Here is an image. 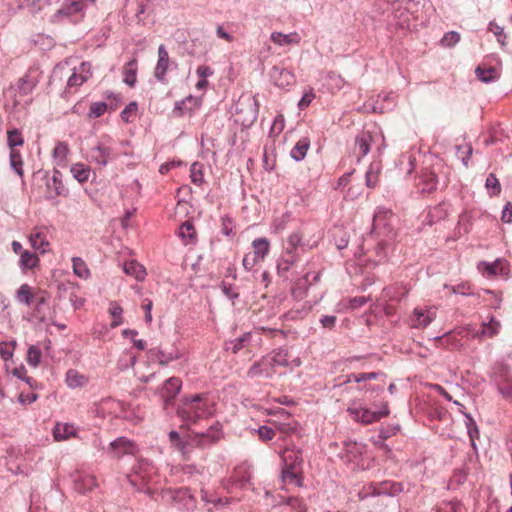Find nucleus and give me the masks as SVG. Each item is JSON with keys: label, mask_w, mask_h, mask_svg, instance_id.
<instances>
[{"label": "nucleus", "mask_w": 512, "mask_h": 512, "mask_svg": "<svg viewBox=\"0 0 512 512\" xmlns=\"http://www.w3.org/2000/svg\"><path fill=\"white\" fill-rule=\"evenodd\" d=\"M177 416L186 424L196 423L213 414V406L204 394L185 397L177 408Z\"/></svg>", "instance_id": "f257e3e1"}, {"label": "nucleus", "mask_w": 512, "mask_h": 512, "mask_svg": "<svg viewBox=\"0 0 512 512\" xmlns=\"http://www.w3.org/2000/svg\"><path fill=\"white\" fill-rule=\"evenodd\" d=\"M311 249V246L303 241V237L298 232L291 233L283 243V250L278 261L279 271H288L295 263L299 261L300 255Z\"/></svg>", "instance_id": "f03ea898"}, {"label": "nucleus", "mask_w": 512, "mask_h": 512, "mask_svg": "<svg viewBox=\"0 0 512 512\" xmlns=\"http://www.w3.org/2000/svg\"><path fill=\"white\" fill-rule=\"evenodd\" d=\"M154 472V467L148 460H140L134 467L132 474L127 475V479L131 486L137 491L147 494L153 498L155 491L147 485L151 481V475Z\"/></svg>", "instance_id": "7ed1b4c3"}, {"label": "nucleus", "mask_w": 512, "mask_h": 512, "mask_svg": "<svg viewBox=\"0 0 512 512\" xmlns=\"http://www.w3.org/2000/svg\"><path fill=\"white\" fill-rule=\"evenodd\" d=\"M392 220L393 214L390 210L383 207L376 210L373 217L372 231L382 241L393 240L396 236Z\"/></svg>", "instance_id": "20e7f679"}, {"label": "nucleus", "mask_w": 512, "mask_h": 512, "mask_svg": "<svg viewBox=\"0 0 512 512\" xmlns=\"http://www.w3.org/2000/svg\"><path fill=\"white\" fill-rule=\"evenodd\" d=\"M160 500L178 509H192L195 505L193 495L188 488L164 489L159 494Z\"/></svg>", "instance_id": "39448f33"}, {"label": "nucleus", "mask_w": 512, "mask_h": 512, "mask_svg": "<svg viewBox=\"0 0 512 512\" xmlns=\"http://www.w3.org/2000/svg\"><path fill=\"white\" fill-rule=\"evenodd\" d=\"M354 420L363 424H371L389 415L390 410L387 403L382 405L378 411H371L368 408H351L347 410Z\"/></svg>", "instance_id": "423d86ee"}, {"label": "nucleus", "mask_w": 512, "mask_h": 512, "mask_svg": "<svg viewBox=\"0 0 512 512\" xmlns=\"http://www.w3.org/2000/svg\"><path fill=\"white\" fill-rule=\"evenodd\" d=\"M490 381L504 399H512V376L505 367L496 369Z\"/></svg>", "instance_id": "0eeeda50"}, {"label": "nucleus", "mask_w": 512, "mask_h": 512, "mask_svg": "<svg viewBox=\"0 0 512 512\" xmlns=\"http://www.w3.org/2000/svg\"><path fill=\"white\" fill-rule=\"evenodd\" d=\"M90 157L94 163L106 166L111 160L118 157V153L114 148L105 146L103 143H99L91 149Z\"/></svg>", "instance_id": "6e6552de"}, {"label": "nucleus", "mask_w": 512, "mask_h": 512, "mask_svg": "<svg viewBox=\"0 0 512 512\" xmlns=\"http://www.w3.org/2000/svg\"><path fill=\"white\" fill-rule=\"evenodd\" d=\"M38 83L39 75L37 70L30 68L26 74L17 81L16 90L20 96H26L32 93Z\"/></svg>", "instance_id": "1a4fd4ad"}, {"label": "nucleus", "mask_w": 512, "mask_h": 512, "mask_svg": "<svg viewBox=\"0 0 512 512\" xmlns=\"http://www.w3.org/2000/svg\"><path fill=\"white\" fill-rule=\"evenodd\" d=\"M170 58L164 45L158 47V60L154 68V77L163 84L167 83L166 74L169 68Z\"/></svg>", "instance_id": "9d476101"}, {"label": "nucleus", "mask_w": 512, "mask_h": 512, "mask_svg": "<svg viewBox=\"0 0 512 512\" xmlns=\"http://www.w3.org/2000/svg\"><path fill=\"white\" fill-rule=\"evenodd\" d=\"M273 375L274 367L267 356H264L259 361L255 362L247 372V376L250 378H271Z\"/></svg>", "instance_id": "9b49d317"}, {"label": "nucleus", "mask_w": 512, "mask_h": 512, "mask_svg": "<svg viewBox=\"0 0 512 512\" xmlns=\"http://www.w3.org/2000/svg\"><path fill=\"white\" fill-rule=\"evenodd\" d=\"M92 76L91 64L82 62L79 68H74V72L67 80V87H79Z\"/></svg>", "instance_id": "f8f14e48"}, {"label": "nucleus", "mask_w": 512, "mask_h": 512, "mask_svg": "<svg viewBox=\"0 0 512 512\" xmlns=\"http://www.w3.org/2000/svg\"><path fill=\"white\" fill-rule=\"evenodd\" d=\"M136 450V444L125 437H119L112 441L109 448V452L116 458H120L126 454H134Z\"/></svg>", "instance_id": "ddd939ff"}, {"label": "nucleus", "mask_w": 512, "mask_h": 512, "mask_svg": "<svg viewBox=\"0 0 512 512\" xmlns=\"http://www.w3.org/2000/svg\"><path fill=\"white\" fill-rule=\"evenodd\" d=\"M269 75L273 83L280 88L290 86L295 81L294 74L291 71L279 66H273Z\"/></svg>", "instance_id": "4468645a"}, {"label": "nucleus", "mask_w": 512, "mask_h": 512, "mask_svg": "<svg viewBox=\"0 0 512 512\" xmlns=\"http://www.w3.org/2000/svg\"><path fill=\"white\" fill-rule=\"evenodd\" d=\"M48 194L50 198L58 196H66L68 191L62 182V173L54 169L51 179L46 182Z\"/></svg>", "instance_id": "2eb2a0df"}, {"label": "nucleus", "mask_w": 512, "mask_h": 512, "mask_svg": "<svg viewBox=\"0 0 512 512\" xmlns=\"http://www.w3.org/2000/svg\"><path fill=\"white\" fill-rule=\"evenodd\" d=\"M222 426L217 422L211 425L206 432L195 434L193 441L199 446H206L215 443L220 439Z\"/></svg>", "instance_id": "dca6fc26"}, {"label": "nucleus", "mask_w": 512, "mask_h": 512, "mask_svg": "<svg viewBox=\"0 0 512 512\" xmlns=\"http://www.w3.org/2000/svg\"><path fill=\"white\" fill-rule=\"evenodd\" d=\"M390 17V21L400 28L404 29L410 27L411 14L409 10L406 7H403L400 3L392 4V13Z\"/></svg>", "instance_id": "f3484780"}, {"label": "nucleus", "mask_w": 512, "mask_h": 512, "mask_svg": "<svg viewBox=\"0 0 512 512\" xmlns=\"http://www.w3.org/2000/svg\"><path fill=\"white\" fill-rule=\"evenodd\" d=\"M281 458L283 462V467L299 470L301 469L303 463L301 450L285 448L281 452Z\"/></svg>", "instance_id": "a211bd4d"}, {"label": "nucleus", "mask_w": 512, "mask_h": 512, "mask_svg": "<svg viewBox=\"0 0 512 512\" xmlns=\"http://www.w3.org/2000/svg\"><path fill=\"white\" fill-rule=\"evenodd\" d=\"M73 482L75 489L80 493L91 491L97 485L94 476L81 472H76L74 474Z\"/></svg>", "instance_id": "6ab92c4d"}, {"label": "nucleus", "mask_w": 512, "mask_h": 512, "mask_svg": "<svg viewBox=\"0 0 512 512\" xmlns=\"http://www.w3.org/2000/svg\"><path fill=\"white\" fill-rule=\"evenodd\" d=\"M182 382L177 377H171L163 385L162 397L165 398L166 405L173 400L181 389Z\"/></svg>", "instance_id": "aec40b11"}, {"label": "nucleus", "mask_w": 512, "mask_h": 512, "mask_svg": "<svg viewBox=\"0 0 512 512\" xmlns=\"http://www.w3.org/2000/svg\"><path fill=\"white\" fill-rule=\"evenodd\" d=\"M450 205L446 201H442L430 208L428 212L429 224L444 220L449 213Z\"/></svg>", "instance_id": "412c9836"}, {"label": "nucleus", "mask_w": 512, "mask_h": 512, "mask_svg": "<svg viewBox=\"0 0 512 512\" xmlns=\"http://www.w3.org/2000/svg\"><path fill=\"white\" fill-rule=\"evenodd\" d=\"M371 141L372 136L368 131H363L356 137L355 151L358 154V159L369 153Z\"/></svg>", "instance_id": "4be33fe9"}, {"label": "nucleus", "mask_w": 512, "mask_h": 512, "mask_svg": "<svg viewBox=\"0 0 512 512\" xmlns=\"http://www.w3.org/2000/svg\"><path fill=\"white\" fill-rule=\"evenodd\" d=\"M433 320V315L429 311H423L416 308L411 318V327L413 328H425Z\"/></svg>", "instance_id": "5701e85b"}, {"label": "nucleus", "mask_w": 512, "mask_h": 512, "mask_svg": "<svg viewBox=\"0 0 512 512\" xmlns=\"http://www.w3.org/2000/svg\"><path fill=\"white\" fill-rule=\"evenodd\" d=\"M125 274L134 277L138 281L144 280L146 276V270L143 265L135 260L126 262L123 267Z\"/></svg>", "instance_id": "b1692460"}, {"label": "nucleus", "mask_w": 512, "mask_h": 512, "mask_svg": "<svg viewBox=\"0 0 512 512\" xmlns=\"http://www.w3.org/2000/svg\"><path fill=\"white\" fill-rule=\"evenodd\" d=\"M39 261V257L36 253L25 250L20 256L19 266L22 271H26L37 267L39 265Z\"/></svg>", "instance_id": "393cba45"}, {"label": "nucleus", "mask_w": 512, "mask_h": 512, "mask_svg": "<svg viewBox=\"0 0 512 512\" xmlns=\"http://www.w3.org/2000/svg\"><path fill=\"white\" fill-rule=\"evenodd\" d=\"M310 147V140L307 137L301 138L290 152V156L295 161H301L305 158Z\"/></svg>", "instance_id": "a878e982"}, {"label": "nucleus", "mask_w": 512, "mask_h": 512, "mask_svg": "<svg viewBox=\"0 0 512 512\" xmlns=\"http://www.w3.org/2000/svg\"><path fill=\"white\" fill-rule=\"evenodd\" d=\"M29 241L31 246L35 250L40 251V253L42 254L47 251V248L49 246V242L47 241L46 235L42 231H35L31 233Z\"/></svg>", "instance_id": "bb28decb"}, {"label": "nucleus", "mask_w": 512, "mask_h": 512, "mask_svg": "<svg viewBox=\"0 0 512 512\" xmlns=\"http://www.w3.org/2000/svg\"><path fill=\"white\" fill-rule=\"evenodd\" d=\"M70 172L79 183H85L91 175L90 167L80 162L73 164Z\"/></svg>", "instance_id": "cd10ccee"}, {"label": "nucleus", "mask_w": 512, "mask_h": 512, "mask_svg": "<svg viewBox=\"0 0 512 512\" xmlns=\"http://www.w3.org/2000/svg\"><path fill=\"white\" fill-rule=\"evenodd\" d=\"M15 298L19 303L31 306L35 299V295L32 292V288L28 284L24 283L16 291Z\"/></svg>", "instance_id": "c85d7f7f"}, {"label": "nucleus", "mask_w": 512, "mask_h": 512, "mask_svg": "<svg viewBox=\"0 0 512 512\" xmlns=\"http://www.w3.org/2000/svg\"><path fill=\"white\" fill-rule=\"evenodd\" d=\"M253 247V255L256 256L260 261L264 260V258L267 256L269 249H270V243L267 240V238L261 237L257 238L252 242Z\"/></svg>", "instance_id": "c756f323"}, {"label": "nucleus", "mask_w": 512, "mask_h": 512, "mask_svg": "<svg viewBox=\"0 0 512 512\" xmlns=\"http://www.w3.org/2000/svg\"><path fill=\"white\" fill-rule=\"evenodd\" d=\"M500 323L492 317L488 323H484L480 330L475 333V337H493L498 334Z\"/></svg>", "instance_id": "7c9ffc66"}, {"label": "nucleus", "mask_w": 512, "mask_h": 512, "mask_svg": "<svg viewBox=\"0 0 512 512\" xmlns=\"http://www.w3.org/2000/svg\"><path fill=\"white\" fill-rule=\"evenodd\" d=\"M178 236L184 244L193 243L196 239V230L190 221H185L179 228Z\"/></svg>", "instance_id": "2f4dec72"}, {"label": "nucleus", "mask_w": 512, "mask_h": 512, "mask_svg": "<svg viewBox=\"0 0 512 512\" xmlns=\"http://www.w3.org/2000/svg\"><path fill=\"white\" fill-rule=\"evenodd\" d=\"M251 333H244L242 336L228 341L225 343V350L231 351L233 354H237L242 348H244L245 344L250 342Z\"/></svg>", "instance_id": "473e14b6"}, {"label": "nucleus", "mask_w": 512, "mask_h": 512, "mask_svg": "<svg viewBox=\"0 0 512 512\" xmlns=\"http://www.w3.org/2000/svg\"><path fill=\"white\" fill-rule=\"evenodd\" d=\"M137 61L136 59L130 60L124 67V83L129 87H134L137 81Z\"/></svg>", "instance_id": "72a5a7b5"}, {"label": "nucleus", "mask_w": 512, "mask_h": 512, "mask_svg": "<svg viewBox=\"0 0 512 512\" xmlns=\"http://www.w3.org/2000/svg\"><path fill=\"white\" fill-rule=\"evenodd\" d=\"M149 355H150L151 359H157L159 364L162 366H166L171 361L179 358L178 353H172V352L166 353L160 349H151L149 351Z\"/></svg>", "instance_id": "f704fd0d"}, {"label": "nucleus", "mask_w": 512, "mask_h": 512, "mask_svg": "<svg viewBox=\"0 0 512 512\" xmlns=\"http://www.w3.org/2000/svg\"><path fill=\"white\" fill-rule=\"evenodd\" d=\"M75 435V428L70 424H57L53 429V436L55 440H66Z\"/></svg>", "instance_id": "c9c22d12"}, {"label": "nucleus", "mask_w": 512, "mask_h": 512, "mask_svg": "<svg viewBox=\"0 0 512 512\" xmlns=\"http://www.w3.org/2000/svg\"><path fill=\"white\" fill-rule=\"evenodd\" d=\"M477 78L484 83H491L498 77L497 70L494 67L484 68L478 66L475 70Z\"/></svg>", "instance_id": "e433bc0d"}, {"label": "nucleus", "mask_w": 512, "mask_h": 512, "mask_svg": "<svg viewBox=\"0 0 512 512\" xmlns=\"http://www.w3.org/2000/svg\"><path fill=\"white\" fill-rule=\"evenodd\" d=\"M87 382L85 376L74 369H70L66 373V383L70 388L82 387Z\"/></svg>", "instance_id": "4c0bfd02"}, {"label": "nucleus", "mask_w": 512, "mask_h": 512, "mask_svg": "<svg viewBox=\"0 0 512 512\" xmlns=\"http://www.w3.org/2000/svg\"><path fill=\"white\" fill-rule=\"evenodd\" d=\"M7 143L10 148V151H17L16 147L23 146L24 139L20 130L12 129L7 132Z\"/></svg>", "instance_id": "58836bf2"}, {"label": "nucleus", "mask_w": 512, "mask_h": 512, "mask_svg": "<svg viewBox=\"0 0 512 512\" xmlns=\"http://www.w3.org/2000/svg\"><path fill=\"white\" fill-rule=\"evenodd\" d=\"M72 266L75 275L80 278L87 279L90 275V271L85 263V261L80 257L72 258Z\"/></svg>", "instance_id": "ea45409f"}, {"label": "nucleus", "mask_w": 512, "mask_h": 512, "mask_svg": "<svg viewBox=\"0 0 512 512\" xmlns=\"http://www.w3.org/2000/svg\"><path fill=\"white\" fill-rule=\"evenodd\" d=\"M267 357L272 362L274 368L276 366L288 365V353L284 349L274 350L271 354L267 355Z\"/></svg>", "instance_id": "a19ab883"}, {"label": "nucleus", "mask_w": 512, "mask_h": 512, "mask_svg": "<svg viewBox=\"0 0 512 512\" xmlns=\"http://www.w3.org/2000/svg\"><path fill=\"white\" fill-rule=\"evenodd\" d=\"M84 7V3L80 0H74V1H71L70 3L68 4H65L61 7V9H59L56 13V15H65V16H69V15H72L76 12H79L83 9Z\"/></svg>", "instance_id": "79ce46f5"}, {"label": "nucleus", "mask_w": 512, "mask_h": 512, "mask_svg": "<svg viewBox=\"0 0 512 512\" xmlns=\"http://www.w3.org/2000/svg\"><path fill=\"white\" fill-rule=\"evenodd\" d=\"M465 425L468 431V435L472 442V445L475 446V440L479 438V429L478 426L470 414L465 413Z\"/></svg>", "instance_id": "37998d69"}, {"label": "nucleus", "mask_w": 512, "mask_h": 512, "mask_svg": "<svg viewBox=\"0 0 512 512\" xmlns=\"http://www.w3.org/2000/svg\"><path fill=\"white\" fill-rule=\"evenodd\" d=\"M10 160V166L12 169L19 175L20 177H23L24 171H23V160L22 156L19 151H10L9 155Z\"/></svg>", "instance_id": "c03bdc74"}, {"label": "nucleus", "mask_w": 512, "mask_h": 512, "mask_svg": "<svg viewBox=\"0 0 512 512\" xmlns=\"http://www.w3.org/2000/svg\"><path fill=\"white\" fill-rule=\"evenodd\" d=\"M69 153L68 145L65 142H58L53 149V157L58 165L65 162Z\"/></svg>", "instance_id": "a18cd8bd"}, {"label": "nucleus", "mask_w": 512, "mask_h": 512, "mask_svg": "<svg viewBox=\"0 0 512 512\" xmlns=\"http://www.w3.org/2000/svg\"><path fill=\"white\" fill-rule=\"evenodd\" d=\"M291 220H292V216L288 212L283 213L281 216L275 218L273 221V224H272V228H273L274 232L280 233V232L284 231L287 228V226Z\"/></svg>", "instance_id": "49530a36"}, {"label": "nucleus", "mask_w": 512, "mask_h": 512, "mask_svg": "<svg viewBox=\"0 0 512 512\" xmlns=\"http://www.w3.org/2000/svg\"><path fill=\"white\" fill-rule=\"evenodd\" d=\"M379 376H384L383 373L380 372H369V373H352L348 375V382L354 381L356 383H360L367 380L377 379Z\"/></svg>", "instance_id": "de8ad7c7"}, {"label": "nucleus", "mask_w": 512, "mask_h": 512, "mask_svg": "<svg viewBox=\"0 0 512 512\" xmlns=\"http://www.w3.org/2000/svg\"><path fill=\"white\" fill-rule=\"evenodd\" d=\"M461 39V36L456 31H449L443 35L440 40V45L445 48H451L455 46Z\"/></svg>", "instance_id": "09e8293b"}, {"label": "nucleus", "mask_w": 512, "mask_h": 512, "mask_svg": "<svg viewBox=\"0 0 512 512\" xmlns=\"http://www.w3.org/2000/svg\"><path fill=\"white\" fill-rule=\"evenodd\" d=\"M190 173L192 183H194L195 185H201L203 183L204 176L202 171V165L200 163L194 162L191 165Z\"/></svg>", "instance_id": "8fccbe9b"}, {"label": "nucleus", "mask_w": 512, "mask_h": 512, "mask_svg": "<svg viewBox=\"0 0 512 512\" xmlns=\"http://www.w3.org/2000/svg\"><path fill=\"white\" fill-rule=\"evenodd\" d=\"M169 442L170 444L176 448L181 453H185L186 451V443L182 440L179 433L177 431H170L168 434Z\"/></svg>", "instance_id": "3c124183"}, {"label": "nucleus", "mask_w": 512, "mask_h": 512, "mask_svg": "<svg viewBox=\"0 0 512 512\" xmlns=\"http://www.w3.org/2000/svg\"><path fill=\"white\" fill-rule=\"evenodd\" d=\"M345 446H346L348 461H352L353 459H356L359 455L362 454L363 449H364V446L362 444H358L356 442L345 443Z\"/></svg>", "instance_id": "603ef678"}, {"label": "nucleus", "mask_w": 512, "mask_h": 512, "mask_svg": "<svg viewBox=\"0 0 512 512\" xmlns=\"http://www.w3.org/2000/svg\"><path fill=\"white\" fill-rule=\"evenodd\" d=\"M108 105L105 102H94L91 104L88 112L89 118H98L107 110Z\"/></svg>", "instance_id": "864d4df0"}, {"label": "nucleus", "mask_w": 512, "mask_h": 512, "mask_svg": "<svg viewBox=\"0 0 512 512\" xmlns=\"http://www.w3.org/2000/svg\"><path fill=\"white\" fill-rule=\"evenodd\" d=\"M41 351L35 347L30 346L27 352V362L29 365L36 367L40 363Z\"/></svg>", "instance_id": "5fc2aeb1"}, {"label": "nucleus", "mask_w": 512, "mask_h": 512, "mask_svg": "<svg viewBox=\"0 0 512 512\" xmlns=\"http://www.w3.org/2000/svg\"><path fill=\"white\" fill-rule=\"evenodd\" d=\"M486 188L491 191V195H498L501 191V186L494 174H489L486 178Z\"/></svg>", "instance_id": "6e6d98bb"}, {"label": "nucleus", "mask_w": 512, "mask_h": 512, "mask_svg": "<svg viewBox=\"0 0 512 512\" xmlns=\"http://www.w3.org/2000/svg\"><path fill=\"white\" fill-rule=\"evenodd\" d=\"M271 40L279 46H286L292 42L291 35L282 34L280 32H273Z\"/></svg>", "instance_id": "4d7b16f0"}, {"label": "nucleus", "mask_w": 512, "mask_h": 512, "mask_svg": "<svg viewBox=\"0 0 512 512\" xmlns=\"http://www.w3.org/2000/svg\"><path fill=\"white\" fill-rule=\"evenodd\" d=\"M488 30L490 32H492L497 37V41L501 45H504V40H505L506 36L504 35L503 27L499 26L495 22H490L489 26H488Z\"/></svg>", "instance_id": "13d9d810"}, {"label": "nucleus", "mask_w": 512, "mask_h": 512, "mask_svg": "<svg viewBox=\"0 0 512 512\" xmlns=\"http://www.w3.org/2000/svg\"><path fill=\"white\" fill-rule=\"evenodd\" d=\"M457 151L463 150V155H461L462 163L465 167H468V162L473 154V148L471 144H466L464 146L458 145L456 146Z\"/></svg>", "instance_id": "bf43d9fd"}, {"label": "nucleus", "mask_w": 512, "mask_h": 512, "mask_svg": "<svg viewBox=\"0 0 512 512\" xmlns=\"http://www.w3.org/2000/svg\"><path fill=\"white\" fill-rule=\"evenodd\" d=\"M425 184L422 188L423 191L432 192L437 187V176L434 173H429L425 176Z\"/></svg>", "instance_id": "052dcab7"}, {"label": "nucleus", "mask_w": 512, "mask_h": 512, "mask_svg": "<svg viewBox=\"0 0 512 512\" xmlns=\"http://www.w3.org/2000/svg\"><path fill=\"white\" fill-rule=\"evenodd\" d=\"M299 469L283 467L281 478L284 483H292L296 480Z\"/></svg>", "instance_id": "680f3d73"}, {"label": "nucleus", "mask_w": 512, "mask_h": 512, "mask_svg": "<svg viewBox=\"0 0 512 512\" xmlns=\"http://www.w3.org/2000/svg\"><path fill=\"white\" fill-rule=\"evenodd\" d=\"M201 499L206 503H212L214 505H224L222 498L216 497L212 493L205 490H201Z\"/></svg>", "instance_id": "e2e57ef3"}, {"label": "nucleus", "mask_w": 512, "mask_h": 512, "mask_svg": "<svg viewBox=\"0 0 512 512\" xmlns=\"http://www.w3.org/2000/svg\"><path fill=\"white\" fill-rule=\"evenodd\" d=\"M462 505L459 501L445 503L437 512H461Z\"/></svg>", "instance_id": "0e129e2a"}, {"label": "nucleus", "mask_w": 512, "mask_h": 512, "mask_svg": "<svg viewBox=\"0 0 512 512\" xmlns=\"http://www.w3.org/2000/svg\"><path fill=\"white\" fill-rule=\"evenodd\" d=\"M257 432H258L259 438L263 441L272 440L275 436V431L268 426H261Z\"/></svg>", "instance_id": "69168bd1"}, {"label": "nucleus", "mask_w": 512, "mask_h": 512, "mask_svg": "<svg viewBox=\"0 0 512 512\" xmlns=\"http://www.w3.org/2000/svg\"><path fill=\"white\" fill-rule=\"evenodd\" d=\"M38 2V0H22L20 7L28 9L30 13L35 14L40 10Z\"/></svg>", "instance_id": "338daca9"}, {"label": "nucleus", "mask_w": 512, "mask_h": 512, "mask_svg": "<svg viewBox=\"0 0 512 512\" xmlns=\"http://www.w3.org/2000/svg\"><path fill=\"white\" fill-rule=\"evenodd\" d=\"M259 261L253 253H248L244 256L242 264L247 271H250Z\"/></svg>", "instance_id": "774afa93"}]
</instances>
